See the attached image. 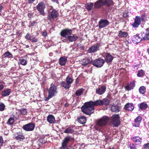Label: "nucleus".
Wrapping results in <instances>:
<instances>
[{
	"mask_svg": "<svg viewBox=\"0 0 149 149\" xmlns=\"http://www.w3.org/2000/svg\"><path fill=\"white\" fill-rule=\"evenodd\" d=\"M72 29L66 28L62 30L60 32V35L62 37L67 38L70 42H75L77 40L79 37L75 34L71 35L72 32Z\"/></svg>",
	"mask_w": 149,
	"mask_h": 149,
	"instance_id": "obj_1",
	"label": "nucleus"
},
{
	"mask_svg": "<svg viewBox=\"0 0 149 149\" xmlns=\"http://www.w3.org/2000/svg\"><path fill=\"white\" fill-rule=\"evenodd\" d=\"M109 120V117L104 116L100 119L97 120L95 127L96 130L100 131L102 127L106 125Z\"/></svg>",
	"mask_w": 149,
	"mask_h": 149,
	"instance_id": "obj_2",
	"label": "nucleus"
},
{
	"mask_svg": "<svg viewBox=\"0 0 149 149\" xmlns=\"http://www.w3.org/2000/svg\"><path fill=\"white\" fill-rule=\"evenodd\" d=\"M82 111L87 115H91L94 111V107L90 102L86 103L84 105L81 107Z\"/></svg>",
	"mask_w": 149,
	"mask_h": 149,
	"instance_id": "obj_3",
	"label": "nucleus"
},
{
	"mask_svg": "<svg viewBox=\"0 0 149 149\" xmlns=\"http://www.w3.org/2000/svg\"><path fill=\"white\" fill-rule=\"evenodd\" d=\"M119 118V116L118 114L113 115L111 123V124L113 125L114 127H117L119 125L120 123Z\"/></svg>",
	"mask_w": 149,
	"mask_h": 149,
	"instance_id": "obj_4",
	"label": "nucleus"
},
{
	"mask_svg": "<svg viewBox=\"0 0 149 149\" xmlns=\"http://www.w3.org/2000/svg\"><path fill=\"white\" fill-rule=\"evenodd\" d=\"M57 90V87L52 83L48 90V95L52 97L54 96L58 93Z\"/></svg>",
	"mask_w": 149,
	"mask_h": 149,
	"instance_id": "obj_5",
	"label": "nucleus"
},
{
	"mask_svg": "<svg viewBox=\"0 0 149 149\" xmlns=\"http://www.w3.org/2000/svg\"><path fill=\"white\" fill-rule=\"evenodd\" d=\"M58 15L57 10L53 9L52 11L48 15L47 18L50 22L53 21L54 19L57 17Z\"/></svg>",
	"mask_w": 149,
	"mask_h": 149,
	"instance_id": "obj_6",
	"label": "nucleus"
},
{
	"mask_svg": "<svg viewBox=\"0 0 149 149\" xmlns=\"http://www.w3.org/2000/svg\"><path fill=\"white\" fill-rule=\"evenodd\" d=\"M105 63V61L101 58H99L95 60L93 63V65L97 68H101L103 66Z\"/></svg>",
	"mask_w": 149,
	"mask_h": 149,
	"instance_id": "obj_7",
	"label": "nucleus"
},
{
	"mask_svg": "<svg viewBox=\"0 0 149 149\" xmlns=\"http://www.w3.org/2000/svg\"><path fill=\"white\" fill-rule=\"evenodd\" d=\"M36 8L40 14L43 16L45 15V13L44 9L45 8V5L44 3L42 2H40L36 6Z\"/></svg>",
	"mask_w": 149,
	"mask_h": 149,
	"instance_id": "obj_8",
	"label": "nucleus"
},
{
	"mask_svg": "<svg viewBox=\"0 0 149 149\" xmlns=\"http://www.w3.org/2000/svg\"><path fill=\"white\" fill-rule=\"evenodd\" d=\"M100 43H97L89 48L88 52L91 53H95L100 50Z\"/></svg>",
	"mask_w": 149,
	"mask_h": 149,
	"instance_id": "obj_9",
	"label": "nucleus"
},
{
	"mask_svg": "<svg viewBox=\"0 0 149 149\" xmlns=\"http://www.w3.org/2000/svg\"><path fill=\"white\" fill-rule=\"evenodd\" d=\"M35 127L34 124L30 123L23 125L22 128L26 131H29L33 130Z\"/></svg>",
	"mask_w": 149,
	"mask_h": 149,
	"instance_id": "obj_10",
	"label": "nucleus"
},
{
	"mask_svg": "<svg viewBox=\"0 0 149 149\" xmlns=\"http://www.w3.org/2000/svg\"><path fill=\"white\" fill-rule=\"evenodd\" d=\"M132 40L133 43L136 44L140 42L141 40H143L140 34H138L132 36Z\"/></svg>",
	"mask_w": 149,
	"mask_h": 149,
	"instance_id": "obj_11",
	"label": "nucleus"
},
{
	"mask_svg": "<svg viewBox=\"0 0 149 149\" xmlns=\"http://www.w3.org/2000/svg\"><path fill=\"white\" fill-rule=\"evenodd\" d=\"M109 24V21L107 19H101L98 22V27L100 29L104 28Z\"/></svg>",
	"mask_w": 149,
	"mask_h": 149,
	"instance_id": "obj_12",
	"label": "nucleus"
},
{
	"mask_svg": "<svg viewBox=\"0 0 149 149\" xmlns=\"http://www.w3.org/2000/svg\"><path fill=\"white\" fill-rule=\"evenodd\" d=\"M103 56L104 58L105 62L107 63L111 62L113 58V56L109 53L103 54Z\"/></svg>",
	"mask_w": 149,
	"mask_h": 149,
	"instance_id": "obj_13",
	"label": "nucleus"
},
{
	"mask_svg": "<svg viewBox=\"0 0 149 149\" xmlns=\"http://www.w3.org/2000/svg\"><path fill=\"white\" fill-rule=\"evenodd\" d=\"M70 140V137L67 136L63 140L62 143V147L61 149H64L67 147L68 144Z\"/></svg>",
	"mask_w": 149,
	"mask_h": 149,
	"instance_id": "obj_14",
	"label": "nucleus"
},
{
	"mask_svg": "<svg viewBox=\"0 0 149 149\" xmlns=\"http://www.w3.org/2000/svg\"><path fill=\"white\" fill-rule=\"evenodd\" d=\"M140 19V17L136 16L134 19V22L132 24V26L134 28H137L140 24L141 21Z\"/></svg>",
	"mask_w": 149,
	"mask_h": 149,
	"instance_id": "obj_15",
	"label": "nucleus"
},
{
	"mask_svg": "<svg viewBox=\"0 0 149 149\" xmlns=\"http://www.w3.org/2000/svg\"><path fill=\"white\" fill-rule=\"evenodd\" d=\"M141 34L143 40H149V29H147L145 31L141 32Z\"/></svg>",
	"mask_w": 149,
	"mask_h": 149,
	"instance_id": "obj_16",
	"label": "nucleus"
},
{
	"mask_svg": "<svg viewBox=\"0 0 149 149\" xmlns=\"http://www.w3.org/2000/svg\"><path fill=\"white\" fill-rule=\"evenodd\" d=\"M92 60L91 58H83L80 61V63L82 65L85 66L88 64L91 63H92Z\"/></svg>",
	"mask_w": 149,
	"mask_h": 149,
	"instance_id": "obj_17",
	"label": "nucleus"
},
{
	"mask_svg": "<svg viewBox=\"0 0 149 149\" xmlns=\"http://www.w3.org/2000/svg\"><path fill=\"white\" fill-rule=\"evenodd\" d=\"M142 120V118L141 116H138L134 120V123L133 124V126L139 127Z\"/></svg>",
	"mask_w": 149,
	"mask_h": 149,
	"instance_id": "obj_18",
	"label": "nucleus"
},
{
	"mask_svg": "<svg viewBox=\"0 0 149 149\" xmlns=\"http://www.w3.org/2000/svg\"><path fill=\"white\" fill-rule=\"evenodd\" d=\"M106 87L104 86H101V88H98L96 89V93L100 95L103 94L106 91Z\"/></svg>",
	"mask_w": 149,
	"mask_h": 149,
	"instance_id": "obj_19",
	"label": "nucleus"
},
{
	"mask_svg": "<svg viewBox=\"0 0 149 149\" xmlns=\"http://www.w3.org/2000/svg\"><path fill=\"white\" fill-rule=\"evenodd\" d=\"M104 5V0L97 1L94 4V7L96 8H99Z\"/></svg>",
	"mask_w": 149,
	"mask_h": 149,
	"instance_id": "obj_20",
	"label": "nucleus"
},
{
	"mask_svg": "<svg viewBox=\"0 0 149 149\" xmlns=\"http://www.w3.org/2000/svg\"><path fill=\"white\" fill-rule=\"evenodd\" d=\"M135 86V83L134 81H133L130 84H128L125 87V90L127 91L131 90L133 89Z\"/></svg>",
	"mask_w": 149,
	"mask_h": 149,
	"instance_id": "obj_21",
	"label": "nucleus"
},
{
	"mask_svg": "<svg viewBox=\"0 0 149 149\" xmlns=\"http://www.w3.org/2000/svg\"><path fill=\"white\" fill-rule=\"evenodd\" d=\"M134 104L132 103H128L126 104L124 108L125 110L128 111H132L134 109Z\"/></svg>",
	"mask_w": 149,
	"mask_h": 149,
	"instance_id": "obj_22",
	"label": "nucleus"
},
{
	"mask_svg": "<svg viewBox=\"0 0 149 149\" xmlns=\"http://www.w3.org/2000/svg\"><path fill=\"white\" fill-rule=\"evenodd\" d=\"M67 60V58L65 56H62L60 58L59 60V63L61 65H65Z\"/></svg>",
	"mask_w": 149,
	"mask_h": 149,
	"instance_id": "obj_23",
	"label": "nucleus"
},
{
	"mask_svg": "<svg viewBox=\"0 0 149 149\" xmlns=\"http://www.w3.org/2000/svg\"><path fill=\"white\" fill-rule=\"evenodd\" d=\"M73 81L74 79L72 76L71 74H70L67 76L66 78V81L70 85L73 82Z\"/></svg>",
	"mask_w": 149,
	"mask_h": 149,
	"instance_id": "obj_24",
	"label": "nucleus"
},
{
	"mask_svg": "<svg viewBox=\"0 0 149 149\" xmlns=\"http://www.w3.org/2000/svg\"><path fill=\"white\" fill-rule=\"evenodd\" d=\"M47 120L50 123H53L55 122V119L53 115H49L47 116Z\"/></svg>",
	"mask_w": 149,
	"mask_h": 149,
	"instance_id": "obj_25",
	"label": "nucleus"
},
{
	"mask_svg": "<svg viewBox=\"0 0 149 149\" xmlns=\"http://www.w3.org/2000/svg\"><path fill=\"white\" fill-rule=\"evenodd\" d=\"M15 138L18 140L21 141L25 139L24 137L20 132H17L15 134Z\"/></svg>",
	"mask_w": 149,
	"mask_h": 149,
	"instance_id": "obj_26",
	"label": "nucleus"
},
{
	"mask_svg": "<svg viewBox=\"0 0 149 149\" xmlns=\"http://www.w3.org/2000/svg\"><path fill=\"white\" fill-rule=\"evenodd\" d=\"M128 36V33L127 32L123 31L122 30L118 31V36L119 37L125 38L127 37Z\"/></svg>",
	"mask_w": 149,
	"mask_h": 149,
	"instance_id": "obj_27",
	"label": "nucleus"
},
{
	"mask_svg": "<svg viewBox=\"0 0 149 149\" xmlns=\"http://www.w3.org/2000/svg\"><path fill=\"white\" fill-rule=\"evenodd\" d=\"M61 86L66 89H68L71 86L67 82L63 81H61Z\"/></svg>",
	"mask_w": 149,
	"mask_h": 149,
	"instance_id": "obj_28",
	"label": "nucleus"
},
{
	"mask_svg": "<svg viewBox=\"0 0 149 149\" xmlns=\"http://www.w3.org/2000/svg\"><path fill=\"white\" fill-rule=\"evenodd\" d=\"M11 92V90L10 89H7L4 90L2 92L1 95L3 96L6 97L10 95Z\"/></svg>",
	"mask_w": 149,
	"mask_h": 149,
	"instance_id": "obj_29",
	"label": "nucleus"
},
{
	"mask_svg": "<svg viewBox=\"0 0 149 149\" xmlns=\"http://www.w3.org/2000/svg\"><path fill=\"white\" fill-rule=\"evenodd\" d=\"M78 120L80 123L82 124H84L86 122V118L84 116H81L79 117Z\"/></svg>",
	"mask_w": 149,
	"mask_h": 149,
	"instance_id": "obj_30",
	"label": "nucleus"
},
{
	"mask_svg": "<svg viewBox=\"0 0 149 149\" xmlns=\"http://www.w3.org/2000/svg\"><path fill=\"white\" fill-rule=\"evenodd\" d=\"M90 102L94 107L95 106L102 105V102L100 100H97L94 102L90 101Z\"/></svg>",
	"mask_w": 149,
	"mask_h": 149,
	"instance_id": "obj_31",
	"label": "nucleus"
},
{
	"mask_svg": "<svg viewBox=\"0 0 149 149\" xmlns=\"http://www.w3.org/2000/svg\"><path fill=\"white\" fill-rule=\"evenodd\" d=\"M111 110L113 111L118 112L120 111V108L117 105H113L111 107Z\"/></svg>",
	"mask_w": 149,
	"mask_h": 149,
	"instance_id": "obj_32",
	"label": "nucleus"
},
{
	"mask_svg": "<svg viewBox=\"0 0 149 149\" xmlns=\"http://www.w3.org/2000/svg\"><path fill=\"white\" fill-rule=\"evenodd\" d=\"M102 105L108 106L109 104L110 101L107 99L104 98L101 100Z\"/></svg>",
	"mask_w": 149,
	"mask_h": 149,
	"instance_id": "obj_33",
	"label": "nucleus"
},
{
	"mask_svg": "<svg viewBox=\"0 0 149 149\" xmlns=\"http://www.w3.org/2000/svg\"><path fill=\"white\" fill-rule=\"evenodd\" d=\"M132 141L135 143H141L142 139L138 136H134L132 139Z\"/></svg>",
	"mask_w": 149,
	"mask_h": 149,
	"instance_id": "obj_34",
	"label": "nucleus"
},
{
	"mask_svg": "<svg viewBox=\"0 0 149 149\" xmlns=\"http://www.w3.org/2000/svg\"><path fill=\"white\" fill-rule=\"evenodd\" d=\"M4 57L8 58H11L13 57V55L9 51H7L3 54Z\"/></svg>",
	"mask_w": 149,
	"mask_h": 149,
	"instance_id": "obj_35",
	"label": "nucleus"
},
{
	"mask_svg": "<svg viewBox=\"0 0 149 149\" xmlns=\"http://www.w3.org/2000/svg\"><path fill=\"white\" fill-rule=\"evenodd\" d=\"M19 64H21L23 65H26L27 63V60L24 59L20 58L19 59Z\"/></svg>",
	"mask_w": 149,
	"mask_h": 149,
	"instance_id": "obj_36",
	"label": "nucleus"
},
{
	"mask_svg": "<svg viewBox=\"0 0 149 149\" xmlns=\"http://www.w3.org/2000/svg\"><path fill=\"white\" fill-rule=\"evenodd\" d=\"M139 90L140 94H143L146 92V88L145 86H142L139 88Z\"/></svg>",
	"mask_w": 149,
	"mask_h": 149,
	"instance_id": "obj_37",
	"label": "nucleus"
},
{
	"mask_svg": "<svg viewBox=\"0 0 149 149\" xmlns=\"http://www.w3.org/2000/svg\"><path fill=\"white\" fill-rule=\"evenodd\" d=\"M19 111L20 114L23 115H26L27 113V112L26 109L24 108H22L20 109Z\"/></svg>",
	"mask_w": 149,
	"mask_h": 149,
	"instance_id": "obj_38",
	"label": "nucleus"
},
{
	"mask_svg": "<svg viewBox=\"0 0 149 149\" xmlns=\"http://www.w3.org/2000/svg\"><path fill=\"white\" fill-rule=\"evenodd\" d=\"M84 89L83 88L77 90L75 92V94L77 96L81 95L83 93Z\"/></svg>",
	"mask_w": 149,
	"mask_h": 149,
	"instance_id": "obj_39",
	"label": "nucleus"
},
{
	"mask_svg": "<svg viewBox=\"0 0 149 149\" xmlns=\"http://www.w3.org/2000/svg\"><path fill=\"white\" fill-rule=\"evenodd\" d=\"M139 106L140 109L143 110L146 109L147 108V105L146 104L142 103L139 104Z\"/></svg>",
	"mask_w": 149,
	"mask_h": 149,
	"instance_id": "obj_40",
	"label": "nucleus"
},
{
	"mask_svg": "<svg viewBox=\"0 0 149 149\" xmlns=\"http://www.w3.org/2000/svg\"><path fill=\"white\" fill-rule=\"evenodd\" d=\"M104 5L105 4L107 6L112 5L113 2L112 0H104Z\"/></svg>",
	"mask_w": 149,
	"mask_h": 149,
	"instance_id": "obj_41",
	"label": "nucleus"
},
{
	"mask_svg": "<svg viewBox=\"0 0 149 149\" xmlns=\"http://www.w3.org/2000/svg\"><path fill=\"white\" fill-rule=\"evenodd\" d=\"M93 3H88L86 5L87 9L89 10H91L93 8Z\"/></svg>",
	"mask_w": 149,
	"mask_h": 149,
	"instance_id": "obj_42",
	"label": "nucleus"
},
{
	"mask_svg": "<svg viewBox=\"0 0 149 149\" xmlns=\"http://www.w3.org/2000/svg\"><path fill=\"white\" fill-rule=\"evenodd\" d=\"M73 132V130L71 127H69L67 128L64 131V132L65 133L72 134Z\"/></svg>",
	"mask_w": 149,
	"mask_h": 149,
	"instance_id": "obj_43",
	"label": "nucleus"
},
{
	"mask_svg": "<svg viewBox=\"0 0 149 149\" xmlns=\"http://www.w3.org/2000/svg\"><path fill=\"white\" fill-rule=\"evenodd\" d=\"M144 75V72L143 70H140L138 71V73L137 74V75L138 77H141L143 76Z\"/></svg>",
	"mask_w": 149,
	"mask_h": 149,
	"instance_id": "obj_44",
	"label": "nucleus"
},
{
	"mask_svg": "<svg viewBox=\"0 0 149 149\" xmlns=\"http://www.w3.org/2000/svg\"><path fill=\"white\" fill-rule=\"evenodd\" d=\"M14 122V119L13 118H10L8 120L7 123L9 125H12Z\"/></svg>",
	"mask_w": 149,
	"mask_h": 149,
	"instance_id": "obj_45",
	"label": "nucleus"
},
{
	"mask_svg": "<svg viewBox=\"0 0 149 149\" xmlns=\"http://www.w3.org/2000/svg\"><path fill=\"white\" fill-rule=\"evenodd\" d=\"M5 106L3 103L2 102L0 103V111H3L5 109Z\"/></svg>",
	"mask_w": 149,
	"mask_h": 149,
	"instance_id": "obj_46",
	"label": "nucleus"
},
{
	"mask_svg": "<svg viewBox=\"0 0 149 149\" xmlns=\"http://www.w3.org/2000/svg\"><path fill=\"white\" fill-rule=\"evenodd\" d=\"M31 36L29 34L27 33L25 36V38L27 40H31Z\"/></svg>",
	"mask_w": 149,
	"mask_h": 149,
	"instance_id": "obj_47",
	"label": "nucleus"
},
{
	"mask_svg": "<svg viewBox=\"0 0 149 149\" xmlns=\"http://www.w3.org/2000/svg\"><path fill=\"white\" fill-rule=\"evenodd\" d=\"M38 142L39 144L40 143L41 144H44L45 143V140H44L43 139L40 138Z\"/></svg>",
	"mask_w": 149,
	"mask_h": 149,
	"instance_id": "obj_48",
	"label": "nucleus"
},
{
	"mask_svg": "<svg viewBox=\"0 0 149 149\" xmlns=\"http://www.w3.org/2000/svg\"><path fill=\"white\" fill-rule=\"evenodd\" d=\"M3 83H4L2 81H0V91L2 90L4 88V86Z\"/></svg>",
	"mask_w": 149,
	"mask_h": 149,
	"instance_id": "obj_49",
	"label": "nucleus"
},
{
	"mask_svg": "<svg viewBox=\"0 0 149 149\" xmlns=\"http://www.w3.org/2000/svg\"><path fill=\"white\" fill-rule=\"evenodd\" d=\"M130 149H136L134 144L132 143H130Z\"/></svg>",
	"mask_w": 149,
	"mask_h": 149,
	"instance_id": "obj_50",
	"label": "nucleus"
},
{
	"mask_svg": "<svg viewBox=\"0 0 149 149\" xmlns=\"http://www.w3.org/2000/svg\"><path fill=\"white\" fill-rule=\"evenodd\" d=\"M143 147L145 149H148L149 148V143L144 144Z\"/></svg>",
	"mask_w": 149,
	"mask_h": 149,
	"instance_id": "obj_51",
	"label": "nucleus"
},
{
	"mask_svg": "<svg viewBox=\"0 0 149 149\" xmlns=\"http://www.w3.org/2000/svg\"><path fill=\"white\" fill-rule=\"evenodd\" d=\"M145 15H142L140 17V20L141 21H144L145 19Z\"/></svg>",
	"mask_w": 149,
	"mask_h": 149,
	"instance_id": "obj_52",
	"label": "nucleus"
},
{
	"mask_svg": "<svg viewBox=\"0 0 149 149\" xmlns=\"http://www.w3.org/2000/svg\"><path fill=\"white\" fill-rule=\"evenodd\" d=\"M31 42H37L38 40L37 38L34 37L32 39H31Z\"/></svg>",
	"mask_w": 149,
	"mask_h": 149,
	"instance_id": "obj_53",
	"label": "nucleus"
},
{
	"mask_svg": "<svg viewBox=\"0 0 149 149\" xmlns=\"http://www.w3.org/2000/svg\"><path fill=\"white\" fill-rule=\"evenodd\" d=\"M3 142V140L2 136H0V146L2 145Z\"/></svg>",
	"mask_w": 149,
	"mask_h": 149,
	"instance_id": "obj_54",
	"label": "nucleus"
},
{
	"mask_svg": "<svg viewBox=\"0 0 149 149\" xmlns=\"http://www.w3.org/2000/svg\"><path fill=\"white\" fill-rule=\"evenodd\" d=\"M42 35L43 37H46L47 36V33L45 31H44L42 32Z\"/></svg>",
	"mask_w": 149,
	"mask_h": 149,
	"instance_id": "obj_55",
	"label": "nucleus"
},
{
	"mask_svg": "<svg viewBox=\"0 0 149 149\" xmlns=\"http://www.w3.org/2000/svg\"><path fill=\"white\" fill-rule=\"evenodd\" d=\"M52 97L49 96V95H48V97H45V100L46 101H47L49 99H50Z\"/></svg>",
	"mask_w": 149,
	"mask_h": 149,
	"instance_id": "obj_56",
	"label": "nucleus"
},
{
	"mask_svg": "<svg viewBox=\"0 0 149 149\" xmlns=\"http://www.w3.org/2000/svg\"><path fill=\"white\" fill-rule=\"evenodd\" d=\"M66 39H64L63 40V41L64 42H66L67 43H69L70 42L69 41V40L67 39V38H66Z\"/></svg>",
	"mask_w": 149,
	"mask_h": 149,
	"instance_id": "obj_57",
	"label": "nucleus"
},
{
	"mask_svg": "<svg viewBox=\"0 0 149 149\" xmlns=\"http://www.w3.org/2000/svg\"><path fill=\"white\" fill-rule=\"evenodd\" d=\"M35 0H28V2L29 3H32Z\"/></svg>",
	"mask_w": 149,
	"mask_h": 149,
	"instance_id": "obj_58",
	"label": "nucleus"
},
{
	"mask_svg": "<svg viewBox=\"0 0 149 149\" xmlns=\"http://www.w3.org/2000/svg\"><path fill=\"white\" fill-rule=\"evenodd\" d=\"M52 1L54 2H56L58 4L59 3L58 0H52Z\"/></svg>",
	"mask_w": 149,
	"mask_h": 149,
	"instance_id": "obj_59",
	"label": "nucleus"
},
{
	"mask_svg": "<svg viewBox=\"0 0 149 149\" xmlns=\"http://www.w3.org/2000/svg\"><path fill=\"white\" fill-rule=\"evenodd\" d=\"M65 149H74L72 147H70V146H68L67 147V148H65Z\"/></svg>",
	"mask_w": 149,
	"mask_h": 149,
	"instance_id": "obj_60",
	"label": "nucleus"
},
{
	"mask_svg": "<svg viewBox=\"0 0 149 149\" xmlns=\"http://www.w3.org/2000/svg\"><path fill=\"white\" fill-rule=\"evenodd\" d=\"M3 8V7L2 6H0V12L2 10ZM0 15H1V13H0Z\"/></svg>",
	"mask_w": 149,
	"mask_h": 149,
	"instance_id": "obj_61",
	"label": "nucleus"
},
{
	"mask_svg": "<svg viewBox=\"0 0 149 149\" xmlns=\"http://www.w3.org/2000/svg\"><path fill=\"white\" fill-rule=\"evenodd\" d=\"M69 104L68 103H66L65 104V107H68L69 105Z\"/></svg>",
	"mask_w": 149,
	"mask_h": 149,
	"instance_id": "obj_62",
	"label": "nucleus"
},
{
	"mask_svg": "<svg viewBox=\"0 0 149 149\" xmlns=\"http://www.w3.org/2000/svg\"><path fill=\"white\" fill-rule=\"evenodd\" d=\"M49 56H52V53H50L49 54Z\"/></svg>",
	"mask_w": 149,
	"mask_h": 149,
	"instance_id": "obj_63",
	"label": "nucleus"
},
{
	"mask_svg": "<svg viewBox=\"0 0 149 149\" xmlns=\"http://www.w3.org/2000/svg\"><path fill=\"white\" fill-rule=\"evenodd\" d=\"M147 52H148V54H149V48L147 49Z\"/></svg>",
	"mask_w": 149,
	"mask_h": 149,
	"instance_id": "obj_64",
	"label": "nucleus"
}]
</instances>
